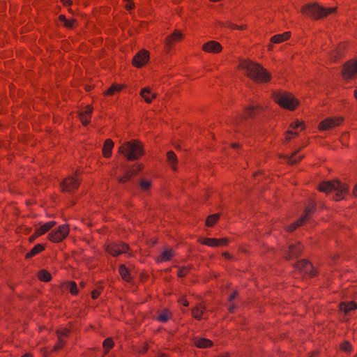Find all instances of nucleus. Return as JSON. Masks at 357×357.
Returning <instances> with one entry per match:
<instances>
[{"label":"nucleus","mask_w":357,"mask_h":357,"mask_svg":"<svg viewBox=\"0 0 357 357\" xmlns=\"http://www.w3.org/2000/svg\"><path fill=\"white\" fill-rule=\"evenodd\" d=\"M340 349L347 354H350L353 347L349 341L344 340L340 345Z\"/></svg>","instance_id":"41"},{"label":"nucleus","mask_w":357,"mask_h":357,"mask_svg":"<svg viewBox=\"0 0 357 357\" xmlns=\"http://www.w3.org/2000/svg\"><path fill=\"white\" fill-rule=\"evenodd\" d=\"M317 210V204L313 199H310L305 208L303 215L299 218L300 222H306Z\"/></svg>","instance_id":"17"},{"label":"nucleus","mask_w":357,"mask_h":357,"mask_svg":"<svg viewBox=\"0 0 357 357\" xmlns=\"http://www.w3.org/2000/svg\"><path fill=\"white\" fill-rule=\"evenodd\" d=\"M305 222H299V218L296 221L294 222V223L292 224H290L289 225L287 226V231L288 232H293L294 230H296L298 227L300 226H302L305 224Z\"/></svg>","instance_id":"43"},{"label":"nucleus","mask_w":357,"mask_h":357,"mask_svg":"<svg viewBox=\"0 0 357 357\" xmlns=\"http://www.w3.org/2000/svg\"><path fill=\"white\" fill-rule=\"evenodd\" d=\"M21 357H33V355L31 353H26L25 354L22 356Z\"/></svg>","instance_id":"59"},{"label":"nucleus","mask_w":357,"mask_h":357,"mask_svg":"<svg viewBox=\"0 0 357 357\" xmlns=\"http://www.w3.org/2000/svg\"><path fill=\"white\" fill-rule=\"evenodd\" d=\"M139 185L142 191H147L151 187V182L142 178L139 181Z\"/></svg>","instance_id":"42"},{"label":"nucleus","mask_w":357,"mask_h":357,"mask_svg":"<svg viewBox=\"0 0 357 357\" xmlns=\"http://www.w3.org/2000/svg\"><path fill=\"white\" fill-rule=\"evenodd\" d=\"M113 147L114 142L111 139H107L105 141L102 150L105 158H109L112 156Z\"/></svg>","instance_id":"22"},{"label":"nucleus","mask_w":357,"mask_h":357,"mask_svg":"<svg viewBox=\"0 0 357 357\" xmlns=\"http://www.w3.org/2000/svg\"><path fill=\"white\" fill-rule=\"evenodd\" d=\"M336 8H325L317 3L305 4L302 8V12L306 16L313 19L319 20L335 13Z\"/></svg>","instance_id":"5"},{"label":"nucleus","mask_w":357,"mask_h":357,"mask_svg":"<svg viewBox=\"0 0 357 357\" xmlns=\"http://www.w3.org/2000/svg\"><path fill=\"white\" fill-rule=\"evenodd\" d=\"M134 8H135V3L133 2H132L131 1H128V3L126 6V8L128 10H132Z\"/></svg>","instance_id":"55"},{"label":"nucleus","mask_w":357,"mask_h":357,"mask_svg":"<svg viewBox=\"0 0 357 357\" xmlns=\"http://www.w3.org/2000/svg\"><path fill=\"white\" fill-rule=\"evenodd\" d=\"M223 256L226 258H229L230 257V254L227 252H225L223 253Z\"/></svg>","instance_id":"60"},{"label":"nucleus","mask_w":357,"mask_h":357,"mask_svg":"<svg viewBox=\"0 0 357 357\" xmlns=\"http://www.w3.org/2000/svg\"><path fill=\"white\" fill-rule=\"evenodd\" d=\"M80 185V181L77 178V174L74 176H69L64 178L60 184L61 191L63 192L73 193L76 191Z\"/></svg>","instance_id":"10"},{"label":"nucleus","mask_w":357,"mask_h":357,"mask_svg":"<svg viewBox=\"0 0 357 357\" xmlns=\"http://www.w3.org/2000/svg\"><path fill=\"white\" fill-rule=\"evenodd\" d=\"M174 253L172 250H166L161 252L160 256L156 259V262L162 263L165 261H169L174 257Z\"/></svg>","instance_id":"29"},{"label":"nucleus","mask_w":357,"mask_h":357,"mask_svg":"<svg viewBox=\"0 0 357 357\" xmlns=\"http://www.w3.org/2000/svg\"><path fill=\"white\" fill-rule=\"evenodd\" d=\"M39 236H40L38 234L37 231L35 229L33 234L29 237V242H33V241Z\"/></svg>","instance_id":"54"},{"label":"nucleus","mask_w":357,"mask_h":357,"mask_svg":"<svg viewBox=\"0 0 357 357\" xmlns=\"http://www.w3.org/2000/svg\"><path fill=\"white\" fill-rule=\"evenodd\" d=\"M317 354H318V353H317V352H314V353L312 354V356H317Z\"/></svg>","instance_id":"64"},{"label":"nucleus","mask_w":357,"mask_h":357,"mask_svg":"<svg viewBox=\"0 0 357 357\" xmlns=\"http://www.w3.org/2000/svg\"><path fill=\"white\" fill-rule=\"evenodd\" d=\"M229 240L228 238H204L200 240L202 245L209 247L225 246L228 244Z\"/></svg>","instance_id":"18"},{"label":"nucleus","mask_w":357,"mask_h":357,"mask_svg":"<svg viewBox=\"0 0 357 357\" xmlns=\"http://www.w3.org/2000/svg\"><path fill=\"white\" fill-rule=\"evenodd\" d=\"M238 293L236 290L234 291L229 296L228 301L231 302L233 300L236 298V297L238 296Z\"/></svg>","instance_id":"53"},{"label":"nucleus","mask_w":357,"mask_h":357,"mask_svg":"<svg viewBox=\"0 0 357 357\" xmlns=\"http://www.w3.org/2000/svg\"><path fill=\"white\" fill-rule=\"evenodd\" d=\"M202 50L206 52L217 54L222 51V47L218 41L210 40L203 45Z\"/></svg>","instance_id":"20"},{"label":"nucleus","mask_w":357,"mask_h":357,"mask_svg":"<svg viewBox=\"0 0 357 357\" xmlns=\"http://www.w3.org/2000/svg\"><path fill=\"white\" fill-rule=\"evenodd\" d=\"M193 343L197 347L200 349L211 348L213 345L211 340L199 337H194Z\"/></svg>","instance_id":"21"},{"label":"nucleus","mask_w":357,"mask_h":357,"mask_svg":"<svg viewBox=\"0 0 357 357\" xmlns=\"http://www.w3.org/2000/svg\"><path fill=\"white\" fill-rule=\"evenodd\" d=\"M225 27L231 29H243V26H238V25H236L230 22H225Z\"/></svg>","instance_id":"51"},{"label":"nucleus","mask_w":357,"mask_h":357,"mask_svg":"<svg viewBox=\"0 0 357 357\" xmlns=\"http://www.w3.org/2000/svg\"><path fill=\"white\" fill-rule=\"evenodd\" d=\"M318 189L320 192H324L327 195L334 192L332 198L335 201H340L348 193L349 187L339 180H333L320 183Z\"/></svg>","instance_id":"3"},{"label":"nucleus","mask_w":357,"mask_h":357,"mask_svg":"<svg viewBox=\"0 0 357 357\" xmlns=\"http://www.w3.org/2000/svg\"><path fill=\"white\" fill-rule=\"evenodd\" d=\"M294 268L301 272L307 275L309 278H314L317 275V271L313 267L312 263L308 259H301L297 261L294 264Z\"/></svg>","instance_id":"8"},{"label":"nucleus","mask_w":357,"mask_h":357,"mask_svg":"<svg viewBox=\"0 0 357 357\" xmlns=\"http://www.w3.org/2000/svg\"><path fill=\"white\" fill-rule=\"evenodd\" d=\"M114 346V342L111 337L106 338L102 343L105 354H107Z\"/></svg>","instance_id":"39"},{"label":"nucleus","mask_w":357,"mask_h":357,"mask_svg":"<svg viewBox=\"0 0 357 357\" xmlns=\"http://www.w3.org/2000/svg\"><path fill=\"white\" fill-rule=\"evenodd\" d=\"M144 168V165L139 163H135L126 169L123 175L119 176L117 181L119 183H126L130 179L135 176Z\"/></svg>","instance_id":"11"},{"label":"nucleus","mask_w":357,"mask_h":357,"mask_svg":"<svg viewBox=\"0 0 357 357\" xmlns=\"http://www.w3.org/2000/svg\"><path fill=\"white\" fill-rule=\"evenodd\" d=\"M206 307L204 305L197 306L192 309V316L197 320L200 321L202 319L204 312Z\"/></svg>","instance_id":"33"},{"label":"nucleus","mask_w":357,"mask_h":357,"mask_svg":"<svg viewBox=\"0 0 357 357\" xmlns=\"http://www.w3.org/2000/svg\"><path fill=\"white\" fill-rule=\"evenodd\" d=\"M70 231L68 225H62L48 234V239L53 243H59L64 240Z\"/></svg>","instance_id":"7"},{"label":"nucleus","mask_w":357,"mask_h":357,"mask_svg":"<svg viewBox=\"0 0 357 357\" xmlns=\"http://www.w3.org/2000/svg\"><path fill=\"white\" fill-rule=\"evenodd\" d=\"M147 350H148V347H147V346H146V347H144L143 348V353H146V352L147 351Z\"/></svg>","instance_id":"62"},{"label":"nucleus","mask_w":357,"mask_h":357,"mask_svg":"<svg viewBox=\"0 0 357 357\" xmlns=\"http://www.w3.org/2000/svg\"><path fill=\"white\" fill-rule=\"evenodd\" d=\"M101 291H102V288L93 289L91 291V298H92V299H93V300L97 299L99 297V296H100V294L101 293Z\"/></svg>","instance_id":"50"},{"label":"nucleus","mask_w":357,"mask_h":357,"mask_svg":"<svg viewBox=\"0 0 357 357\" xmlns=\"http://www.w3.org/2000/svg\"><path fill=\"white\" fill-rule=\"evenodd\" d=\"M56 225L55 221H49L36 229L40 236H42L50 230Z\"/></svg>","instance_id":"30"},{"label":"nucleus","mask_w":357,"mask_h":357,"mask_svg":"<svg viewBox=\"0 0 357 357\" xmlns=\"http://www.w3.org/2000/svg\"><path fill=\"white\" fill-rule=\"evenodd\" d=\"M119 273L124 281L130 282L132 280V277L131 276L129 270L124 264H121L119 266Z\"/></svg>","instance_id":"25"},{"label":"nucleus","mask_w":357,"mask_h":357,"mask_svg":"<svg viewBox=\"0 0 357 357\" xmlns=\"http://www.w3.org/2000/svg\"><path fill=\"white\" fill-rule=\"evenodd\" d=\"M119 151L129 161L137 160L144 154L142 144L136 139H132L123 144L119 146Z\"/></svg>","instance_id":"4"},{"label":"nucleus","mask_w":357,"mask_h":357,"mask_svg":"<svg viewBox=\"0 0 357 357\" xmlns=\"http://www.w3.org/2000/svg\"><path fill=\"white\" fill-rule=\"evenodd\" d=\"M178 268V271L177 273V275L179 278H184L189 273L190 271L192 269V265H188L187 266H180Z\"/></svg>","instance_id":"38"},{"label":"nucleus","mask_w":357,"mask_h":357,"mask_svg":"<svg viewBox=\"0 0 357 357\" xmlns=\"http://www.w3.org/2000/svg\"><path fill=\"white\" fill-rule=\"evenodd\" d=\"M236 308V305L234 304H231L229 306L228 310L230 313H234Z\"/></svg>","instance_id":"57"},{"label":"nucleus","mask_w":357,"mask_h":357,"mask_svg":"<svg viewBox=\"0 0 357 357\" xmlns=\"http://www.w3.org/2000/svg\"><path fill=\"white\" fill-rule=\"evenodd\" d=\"M178 303L181 304L185 307H188L189 305V302L185 297H181L178 299Z\"/></svg>","instance_id":"52"},{"label":"nucleus","mask_w":357,"mask_h":357,"mask_svg":"<svg viewBox=\"0 0 357 357\" xmlns=\"http://www.w3.org/2000/svg\"><path fill=\"white\" fill-rule=\"evenodd\" d=\"M263 112L262 107L259 105L250 106L245 109V112L237 119L236 123L240 126L244 121H247L248 118L254 119L256 116L259 115Z\"/></svg>","instance_id":"13"},{"label":"nucleus","mask_w":357,"mask_h":357,"mask_svg":"<svg viewBox=\"0 0 357 357\" xmlns=\"http://www.w3.org/2000/svg\"><path fill=\"white\" fill-rule=\"evenodd\" d=\"M340 308L341 310L344 311L345 314H348L352 310L357 309V303L354 301L351 302H342L340 304Z\"/></svg>","instance_id":"27"},{"label":"nucleus","mask_w":357,"mask_h":357,"mask_svg":"<svg viewBox=\"0 0 357 357\" xmlns=\"http://www.w3.org/2000/svg\"><path fill=\"white\" fill-rule=\"evenodd\" d=\"M171 317V312L167 309H165L158 316L157 321L161 323H166L170 319Z\"/></svg>","instance_id":"35"},{"label":"nucleus","mask_w":357,"mask_h":357,"mask_svg":"<svg viewBox=\"0 0 357 357\" xmlns=\"http://www.w3.org/2000/svg\"><path fill=\"white\" fill-rule=\"evenodd\" d=\"M38 278L40 281L45 282H50L52 278L50 273L45 269L38 271Z\"/></svg>","instance_id":"36"},{"label":"nucleus","mask_w":357,"mask_h":357,"mask_svg":"<svg viewBox=\"0 0 357 357\" xmlns=\"http://www.w3.org/2000/svg\"><path fill=\"white\" fill-rule=\"evenodd\" d=\"M298 132L294 130H287L285 133V140L289 142L291 138L298 136Z\"/></svg>","instance_id":"48"},{"label":"nucleus","mask_w":357,"mask_h":357,"mask_svg":"<svg viewBox=\"0 0 357 357\" xmlns=\"http://www.w3.org/2000/svg\"><path fill=\"white\" fill-rule=\"evenodd\" d=\"M273 97L275 102L281 107L290 111L294 110L298 105V102L294 98V96L291 93L286 91L275 93Z\"/></svg>","instance_id":"6"},{"label":"nucleus","mask_w":357,"mask_h":357,"mask_svg":"<svg viewBox=\"0 0 357 357\" xmlns=\"http://www.w3.org/2000/svg\"><path fill=\"white\" fill-rule=\"evenodd\" d=\"M344 121V118L341 116L328 117L322 120L319 124L320 130H328L339 126Z\"/></svg>","instance_id":"14"},{"label":"nucleus","mask_w":357,"mask_h":357,"mask_svg":"<svg viewBox=\"0 0 357 357\" xmlns=\"http://www.w3.org/2000/svg\"><path fill=\"white\" fill-rule=\"evenodd\" d=\"M67 287L70 291V293L73 296H77L78 294L79 290L77 289V284L75 281H70L67 283Z\"/></svg>","instance_id":"40"},{"label":"nucleus","mask_w":357,"mask_h":357,"mask_svg":"<svg viewBox=\"0 0 357 357\" xmlns=\"http://www.w3.org/2000/svg\"><path fill=\"white\" fill-rule=\"evenodd\" d=\"M291 36V32L286 31L282 34H276L271 38V42L272 43L279 44L284 42L289 39Z\"/></svg>","instance_id":"24"},{"label":"nucleus","mask_w":357,"mask_h":357,"mask_svg":"<svg viewBox=\"0 0 357 357\" xmlns=\"http://www.w3.org/2000/svg\"><path fill=\"white\" fill-rule=\"evenodd\" d=\"M65 344H66V341L63 338L59 337L58 338V342L55 344V345L53 347V351H56L60 350L61 349H62L63 347Z\"/></svg>","instance_id":"45"},{"label":"nucleus","mask_w":357,"mask_h":357,"mask_svg":"<svg viewBox=\"0 0 357 357\" xmlns=\"http://www.w3.org/2000/svg\"><path fill=\"white\" fill-rule=\"evenodd\" d=\"M354 96L355 98L357 100V86L356 87V89L354 90Z\"/></svg>","instance_id":"61"},{"label":"nucleus","mask_w":357,"mask_h":357,"mask_svg":"<svg viewBox=\"0 0 357 357\" xmlns=\"http://www.w3.org/2000/svg\"><path fill=\"white\" fill-rule=\"evenodd\" d=\"M78 116L82 124L84 126H86L90 123L91 118L89 116H86L81 113H79Z\"/></svg>","instance_id":"44"},{"label":"nucleus","mask_w":357,"mask_h":357,"mask_svg":"<svg viewBox=\"0 0 357 357\" xmlns=\"http://www.w3.org/2000/svg\"><path fill=\"white\" fill-rule=\"evenodd\" d=\"M58 19L61 22H63V26L67 28V29H74L75 27V25L77 22V20L72 18L70 20H68L66 18V17L64 15H60L59 17H58Z\"/></svg>","instance_id":"31"},{"label":"nucleus","mask_w":357,"mask_h":357,"mask_svg":"<svg viewBox=\"0 0 357 357\" xmlns=\"http://www.w3.org/2000/svg\"><path fill=\"white\" fill-rule=\"evenodd\" d=\"M129 249L128 244L121 241L112 242L105 246V251L112 257H117L123 253H127Z\"/></svg>","instance_id":"9"},{"label":"nucleus","mask_w":357,"mask_h":357,"mask_svg":"<svg viewBox=\"0 0 357 357\" xmlns=\"http://www.w3.org/2000/svg\"><path fill=\"white\" fill-rule=\"evenodd\" d=\"M357 74V59L350 60L345 63L342 70L344 79H352Z\"/></svg>","instance_id":"15"},{"label":"nucleus","mask_w":357,"mask_h":357,"mask_svg":"<svg viewBox=\"0 0 357 357\" xmlns=\"http://www.w3.org/2000/svg\"><path fill=\"white\" fill-rule=\"evenodd\" d=\"M220 219V215L218 213H215L210 215L207 217L206 220V225L209 227H213L215 223Z\"/></svg>","instance_id":"37"},{"label":"nucleus","mask_w":357,"mask_h":357,"mask_svg":"<svg viewBox=\"0 0 357 357\" xmlns=\"http://www.w3.org/2000/svg\"><path fill=\"white\" fill-rule=\"evenodd\" d=\"M183 38V34L178 30H176L173 33L169 35L165 38V46L170 50L174 44Z\"/></svg>","instance_id":"19"},{"label":"nucleus","mask_w":357,"mask_h":357,"mask_svg":"<svg viewBox=\"0 0 357 357\" xmlns=\"http://www.w3.org/2000/svg\"><path fill=\"white\" fill-rule=\"evenodd\" d=\"M167 160L171 165L172 168L175 171L177 169L178 159L177 156L173 151H169L167 153Z\"/></svg>","instance_id":"32"},{"label":"nucleus","mask_w":357,"mask_h":357,"mask_svg":"<svg viewBox=\"0 0 357 357\" xmlns=\"http://www.w3.org/2000/svg\"><path fill=\"white\" fill-rule=\"evenodd\" d=\"M303 249L304 246L301 242L290 244L284 251V257L287 261L294 260L300 257Z\"/></svg>","instance_id":"12"},{"label":"nucleus","mask_w":357,"mask_h":357,"mask_svg":"<svg viewBox=\"0 0 357 357\" xmlns=\"http://www.w3.org/2000/svg\"><path fill=\"white\" fill-rule=\"evenodd\" d=\"M70 330L67 328H61L60 330H57L56 331V333L59 336V337H67L70 335Z\"/></svg>","instance_id":"46"},{"label":"nucleus","mask_w":357,"mask_h":357,"mask_svg":"<svg viewBox=\"0 0 357 357\" xmlns=\"http://www.w3.org/2000/svg\"><path fill=\"white\" fill-rule=\"evenodd\" d=\"M63 6H70L73 4V1L72 0H60Z\"/></svg>","instance_id":"56"},{"label":"nucleus","mask_w":357,"mask_h":357,"mask_svg":"<svg viewBox=\"0 0 357 357\" xmlns=\"http://www.w3.org/2000/svg\"><path fill=\"white\" fill-rule=\"evenodd\" d=\"M354 195L357 197V183L354 186V190H353Z\"/></svg>","instance_id":"58"},{"label":"nucleus","mask_w":357,"mask_h":357,"mask_svg":"<svg viewBox=\"0 0 357 357\" xmlns=\"http://www.w3.org/2000/svg\"><path fill=\"white\" fill-rule=\"evenodd\" d=\"M149 59V52L146 50H142L135 55L132 63L135 67L142 68L147 63Z\"/></svg>","instance_id":"16"},{"label":"nucleus","mask_w":357,"mask_h":357,"mask_svg":"<svg viewBox=\"0 0 357 357\" xmlns=\"http://www.w3.org/2000/svg\"><path fill=\"white\" fill-rule=\"evenodd\" d=\"M284 158L289 165H293L299 162L303 158V155H298V152L295 151L291 155H285Z\"/></svg>","instance_id":"28"},{"label":"nucleus","mask_w":357,"mask_h":357,"mask_svg":"<svg viewBox=\"0 0 357 357\" xmlns=\"http://www.w3.org/2000/svg\"><path fill=\"white\" fill-rule=\"evenodd\" d=\"M240 67L245 70L247 76L257 83H267L271 79V73L257 63L244 60Z\"/></svg>","instance_id":"1"},{"label":"nucleus","mask_w":357,"mask_h":357,"mask_svg":"<svg viewBox=\"0 0 357 357\" xmlns=\"http://www.w3.org/2000/svg\"><path fill=\"white\" fill-rule=\"evenodd\" d=\"M240 67L245 70L247 76L257 83H267L271 79V73L257 63L244 60Z\"/></svg>","instance_id":"2"},{"label":"nucleus","mask_w":357,"mask_h":357,"mask_svg":"<svg viewBox=\"0 0 357 357\" xmlns=\"http://www.w3.org/2000/svg\"><path fill=\"white\" fill-rule=\"evenodd\" d=\"M232 146H233L234 148H237V147H238V144H232Z\"/></svg>","instance_id":"63"},{"label":"nucleus","mask_w":357,"mask_h":357,"mask_svg":"<svg viewBox=\"0 0 357 357\" xmlns=\"http://www.w3.org/2000/svg\"><path fill=\"white\" fill-rule=\"evenodd\" d=\"M140 96L144 99L146 102L151 103L156 98V94L151 93L149 88H144L141 90Z\"/></svg>","instance_id":"26"},{"label":"nucleus","mask_w":357,"mask_h":357,"mask_svg":"<svg viewBox=\"0 0 357 357\" xmlns=\"http://www.w3.org/2000/svg\"><path fill=\"white\" fill-rule=\"evenodd\" d=\"M123 86L121 84H113L107 91L104 92V95L107 96H112L116 93L121 91Z\"/></svg>","instance_id":"34"},{"label":"nucleus","mask_w":357,"mask_h":357,"mask_svg":"<svg viewBox=\"0 0 357 357\" xmlns=\"http://www.w3.org/2000/svg\"><path fill=\"white\" fill-rule=\"evenodd\" d=\"M290 128L293 130H296V129L301 128V130H303L304 128V126H303V122H301V121L296 120V121H293L290 124Z\"/></svg>","instance_id":"47"},{"label":"nucleus","mask_w":357,"mask_h":357,"mask_svg":"<svg viewBox=\"0 0 357 357\" xmlns=\"http://www.w3.org/2000/svg\"><path fill=\"white\" fill-rule=\"evenodd\" d=\"M45 250V245L38 243L36 244L29 252L25 255V259H31L36 255L40 254Z\"/></svg>","instance_id":"23"},{"label":"nucleus","mask_w":357,"mask_h":357,"mask_svg":"<svg viewBox=\"0 0 357 357\" xmlns=\"http://www.w3.org/2000/svg\"><path fill=\"white\" fill-rule=\"evenodd\" d=\"M93 110V107L91 105H88L86 106L84 111L80 112L79 113L83 114L84 115L86 116H89L91 118Z\"/></svg>","instance_id":"49"}]
</instances>
